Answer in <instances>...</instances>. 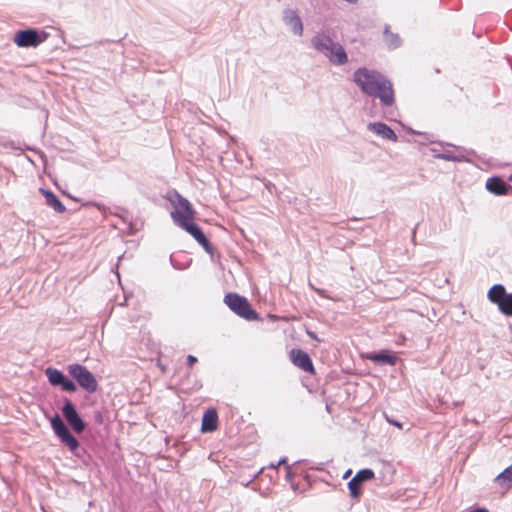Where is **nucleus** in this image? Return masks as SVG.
I'll use <instances>...</instances> for the list:
<instances>
[{
	"label": "nucleus",
	"mask_w": 512,
	"mask_h": 512,
	"mask_svg": "<svg viewBox=\"0 0 512 512\" xmlns=\"http://www.w3.org/2000/svg\"><path fill=\"white\" fill-rule=\"evenodd\" d=\"M353 81L364 94L378 98L383 106L394 104L395 94L392 82L379 71L366 67L358 68L353 73Z\"/></svg>",
	"instance_id": "f257e3e1"
},
{
	"label": "nucleus",
	"mask_w": 512,
	"mask_h": 512,
	"mask_svg": "<svg viewBox=\"0 0 512 512\" xmlns=\"http://www.w3.org/2000/svg\"><path fill=\"white\" fill-rule=\"evenodd\" d=\"M178 202L175 204L174 210L171 212V217L174 223L188 232L203 249L212 254L214 248L209 240L206 238L202 229L195 223L190 222L194 217V210L190 202L178 195Z\"/></svg>",
	"instance_id": "f03ea898"
},
{
	"label": "nucleus",
	"mask_w": 512,
	"mask_h": 512,
	"mask_svg": "<svg viewBox=\"0 0 512 512\" xmlns=\"http://www.w3.org/2000/svg\"><path fill=\"white\" fill-rule=\"evenodd\" d=\"M311 45L335 66H342L348 62V55L344 47L323 32L317 33L311 38Z\"/></svg>",
	"instance_id": "7ed1b4c3"
},
{
	"label": "nucleus",
	"mask_w": 512,
	"mask_h": 512,
	"mask_svg": "<svg viewBox=\"0 0 512 512\" xmlns=\"http://www.w3.org/2000/svg\"><path fill=\"white\" fill-rule=\"evenodd\" d=\"M51 427L59 440L66 445L71 453L76 457H81V452L85 453L84 449L80 448V443L77 438L70 432L66 424L63 422L59 414H55L51 420Z\"/></svg>",
	"instance_id": "20e7f679"
},
{
	"label": "nucleus",
	"mask_w": 512,
	"mask_h": 512,
	"mask_svg": "<svg viewBox=\"0 0 512 512\" xmlns=\"http://www.w3.org/2000/svg\"><path fill=\"white\" fill-rule=\"evenodd\" d=\"M49 37V33L37 28H26L15 32L13 41L20 48H36Z\"/></svg>",
	"instance_id": "39448f33"
},
{
	"label": "nucleus",
	"mask_w": 512,
	"mask_h": 512,
	"mask_svg": "<svg viewBox=\"0 0 512 512\" xmlns=\"http://www.w3.org/2000/svg\"><path fill=\"white\" fill-rule=\"evenodd\" d=\"M69 374L78 385L88 393H94L98 389V382L92 372L84 365L73 363L67 366Z\"/></svg>",
	"instance_id": "423d86ee"
},
{
	"label": "nucleus",
	"mask_w": 512,
	"mask_h": 512,
	"mask_svg": "<svg viewBox=\"0 0 512 512\" xmlns=\"http://www.w3.org/2000/svg\"><path fill=\"white\" fill-rule=\"evenodd\" d=\"M224 303L238 316L245 320H257L258 314L252 309L248 300L236 293H228L224 297Z\"/></svg>",
	"instance_id": "0eeeda50"
},
{
	"label": "nucleus",
	"mask_w": 512,
	"mask_h": 512,
	"mask_svg": "<svg viewBox=\"0 0 512 512\" xmlns=\"http://www.w3.org/2000/svg\"><path fill=\"white\" fill-rule=\"evenodd\" d=\"M487 296L492 303L498 306L502 314L512 316V293H507L502 284L493 285Z\"/></svg>",
	"instance_id": "6e6552de"
},
{
	"label": "nucleus",
	"mask_w": 512,
	"mask_h": 512,
	"mask_svg": "<svg viewBox=\"0 0 512 512\" xmlns=\"http://www.w3.org/2000/svg\"><path fill=\"white\" fill-rule=\"evenodd\" d=\"M45 375L52 386L60 387L65 392H75L77 390L76 384L56 368L47 367Z\"/></svg>",
	"instance_id": "1a4fd4ad"
},
{
	"label": "nucleus",
	"mask_w": 512,
	"mask_h": 512,
	"mask_svg": "<svg viewBox=\"0 0 512 512\" xmlns=\"http://www.w3.org/2000/svg\"><path fill=\"white\" fill-rule=\"evenodd\" d=\"M62 414L74 432L79 434L85 430L86 424L84 420L77 412L75 405L69 399L64 400Z\"/></svg>",
	"instance_id": "9d476101"
},
{
	"label": "nucleus",
	"mask_w": 512,
	"mask_h": 512,
	"mask_svg": "<svg viewBox=\"0 0 512 512\" xmlns=\"http://www.w3.org/2000/svg\"><path fill=\"white\" fill-rule=\"evenodd\" d=\"M282 20L294 35H303V22L296 10L291 8L284 9L282 12Z\"/></svg>",
	"instance_id": "9b49d317"
},
{
	"label": "nucleus",
	"mask_w": 512,
	"mask_h": 512,
	"mask_svg": "<svg viewBox=\"0 0 512 512\" xmlns=\"http://www.w3.org/2000/svg\"><path fill=\"white\" fill-rule=\"evenodd\" d=\"M292 363L308 373H314V366L308 353L301 349H292L290 352Z\"/></svg>",
	"instance_id": "f8f14e48"
},
{
	"label": "nucleus",
	"mask_w": 512,
	"mask_h": 512,
	"mask_svg": "<svg viewBox=\"0 0 512 512\" xmlns=\"http://www.w3.org/2000/svg\"><path fill=\"white\" fill-rule=\"evenodd\" d=\"M485 186L490 193L497 196L508 195L512 192V186L498 176L488 178Z\"/></svg>",
	"instance_id": "ddd939ff"
},
{
	"label": "nucleus",
	"mask_w": 512,
	"mask_h": 512,
	"mask_svg": "<svg viewBox=\"0 0 512 512\" xmlns=\"http://www.w3.org/2000/svg\"><path fill=\"white\" fill-rule=\"evenodd\" d=\"M218 414L215 409H208L205 411L202 418L201 431L204 433L213 432L217 429Z\"/></svg>",
	"instance_id": "4468645a"
},
{
	"label": "nucleus",
	"mask_w": 512,
	"mask_h": 512,
	"mask_svg": "<svg viewBox=\"0 0 512 512\" xmlns=\"http://www.w3.org/2000/svg\"><path fill=\"white\" fill-rule=\"evenodd\" d=\"M367 359L374 363L387 364L391 366L395 365L397 362V356L386 350H382L378 353H370L367 355Z\"/></svg>",
	"instance_id": "2eb2a0df"
},
{
	"label": "nucleus",
	"mask_w": 512,
	"mask_h": 512,
	"mask_svg": "<svg viewBox=\"0 0 512 512\" xmlns=\"http://www.w3.org/2000/svg\"><path fill=\"white\" fill-rule=\"evenodd\" d=\"M41 191L48 206L52 207L58 213H63L66 211L65 205L52 191L46 189H41Z\"/></svg>",
	"instance_id": "dca6fc26"
},
{
	"label": "nucleus",
	"mask_w": 512,
	"mask_h": 512,
	"mask_svg": "<svg viewBox=\"0 0 512 512\" xmlns=\"http://www.w3.org/2000/svg\"><path fill=\"white\" fill-rule=\"evenodd\" d=\"M494 481L499 484L503 489L508 490L512 488V464L499 473Z\"/></svg>",
	"instance_id": "f3484780"
},
{
	"label": "nucleus",
	"mask_w": 512,
	"mask_h": 512,
	"mask_svg": "<svg viewBox=\"0 0 512 512\" xmlns=\"http://www.w3.org/2000/svg\"><path fill=\"white\" fill-rule=\"evenodd\" d=\"M431 152H433V156L437 159H443L446 161H452V162H461L465 159L463 155H457L453 152L446 150L443 152H438L435 148L431 149Z\"/></svg>",
	"instance_id": "a211bd4d"
},
{
	"label": "nucleus",
	"mask_w": 512,
	"mask_h": 512,
	"mask_svg": "<svg viewBox=\"0 0 512 512\" xmlns=\"http://www.w3.org/2000/svg\"><path fill=\"white\" fill-rule=\"evenodd\" d=\"M362 485L363 483L357 480L355 477H353L348 482L349 495L353 500L359 501L362 494Z\"/></svg>",
	"instance_id": "6ab92c4d"
},
{
	"label": "nucleus",
	"mask_w": 512,
	"mask_h": 512,
	"mask_svg": "<svg viewBox=\"0 0 512 512\" xmlns=\"http://www.w3.org/2000/svg\"><path fill=\"white\" fill-rule=\"evenodd\" d=\"M384 38L390 49H395L400 46L401 40L398 34L389 31V27L386 26L384 30Z\"/></svg>",
	"instance_id": "aec40b11"
},
{
	"label": "nucleus",
	"mask_w": 512,
	"mask_h": 512,
	"mask_svg": "<svg viewBox=\"0 0 512 512\" xmlns=\"http://www.w3.org/2000/svg\"><path fill=\"white\" fill-rule=\"evenodd\" d=\"M354 477L363 483L372 480L374 478V472L369 468H364L358 471Z\"/></svg>",
	"instance_id": "412c9836"
},
{
	"label": "nucleus",
	"mask_w": 512,
	"mask_h": 512,
	"mask_svg": "<svg viewBox=\"0 0 512 512\" xmlns=\"http://www.w3.org/2000/svg\"><path fill=\"white\" fill-rule=\"evenodd\" d=\"M378 137H381L382 139H387L390 141H396L397 135L395 133V130H372Z\"/></svg>",
	"instance_id": "4be33fe9"
},
{
	"label": "nucleus",
	"mask_w": 512,
	"mask_h": 512,
	"mask_svg": "<svg viewBox=\"0 0 512 512\" xmlns=\"http://www.w3.org/2000/svg\"><path fill=\"white\" fill-rule=\"evenodd\" d=\"M92 418L94 423L97 425H102L104 423V416L100 410L93 411Z\"/></svg>",
	"instance_id": "5701e85b"
},
{
	"label": "nucleus",
	"mask_w": 512,
	"mask_h": 512,
	"mask_svg": "<svg viewBox=\"0 0 512 512\" xmlns=\"http://www.w3.org/2000/svg\"><path fill=\"white\" fill-rule=\"evenodd\" d=\"M366 128H390V127L383 122H370V123H368Z\"/></svg>",
	"instance_id": "b1692460"
},
{
	"label": "nucleus",
	"mask_w": 512,
	"mask_h": 512,
	"mask_svg": "<svg viewBox=\"0 0 512 512\" xmlns=\"http://www.w3.org/2000/svg\"><path fill=\"white\" fill-rule=\"evenodd\" d=\"M285 470H286V475H285V478L287 481H292L293 477H294V473L291 471V466L290 465H286L285 466Z\"/></svg>",
	"instance_id": "393cba45"
},
{
	"label": "nucleus",
	"mask_w": 512,
	"mask_h": 512,
	"mask_svg": "<svg viewBox=\"0 0 512 512\" xmlns=\"http://www.w3.org/2000/svg\"><path fill=\"white\" fill-rule=\"evenodd\" d=\"M386 420H387L390 424H392V425L396 426V427H397V428H399V429H402V428H403V423H401V422H399V421H397V420H392V419L388 418L387 416H386Z\"/></svg>",
	"instance_id": "a878e982"
},
{
	"label": "nucleus",
	"mask_w": 512,
	"mask_h": 512,
	"mask_svg": "<svg viewBox=\"0 0 512 512\" xmlns=\"http://www.w3.org/2000/svg\"><path fill=\"white\" fill-rule=\"evenodd\" d=\"M197 362V358L194 355L187 356V364L188 366H193Z\"/></svg>",
	"instance_id": "bb28decb"
},
{
	"label": "nucleus",
	"mask_w": 512,
	"mask_h": 512,
	"mask_svg": "<svg viewBox=\"0 0 512 512\" xmlns=\"http://www.w3.org/2000/svg\"><path fill=\"white\" fill-rule=\"evenodd\" d=\"M310 286L318 293V295H320L321 297H327L326 294H325V290L323 289H319V288H314L311 284Z\"/></svg>",
	"instance_id": "cd10ccee"
},
{
	"label": "nucleus",
	"mask_w": 512,
	"mask_h": 512,
	"mask_svg": "<svg viewBox=\"0 0 512 512\" xmlns=\"http://www.w3.org/2000/svg\"><path fill=\"white\" fill-rule=\"evenodd\" d=\"M286 463H287V458L286 457H282L279 459V461L276 463V466H280V465H285L286 466Z\"/></svg>",
	"instance_id": "c85d7f7f"
},
{
	"label": "nucleus",
	"mask_w": 512,
	"mask_h": 512,
	"mask_svg": "<svg viewBox=\"0 0 512 512\" xmlns=\"http://www.w3.org/2000/svg\"><path fill=\"white\" fill-rule=\"evenodd\" d=\"M471 512H489L486 508H477L475 510H472Z\"/></svg>",
	"instance_id": "c756f323"
},
{
	"label": "nucleus",
	"mask_w": 512,
	"mask_h": 512,
	"mask_svg": "<svg viewBox=\"0 0 512 512\" xmlns=\"http://www.w3.org/2000/svg\"><path fill=\"white\" fill-rule=\"evenodd\" d=\"M308 335L312 338V339H315V340H318L319 339L317 338L316 334L314 332H308Z\"/></svg>",
	"instance_id": "7c9ffc66"
},
{
	"label": "nucleus",
	"mask_w": 512,
	"mask_h": 512,
	"mask_svg": "<svg viewBox=\"0 0 512 512\" xmlns=\"http://www.w3.org/2000/svg\"><path fill=\"white\" fill-rule=\"evenodd\" d=\"M351 473V470H347L345 474L343 475V478H347Z\"/></svg>",
	"instance_id": "2f4dec72"
},
{
	"label": "nucleus",
	"mask_w": 512,
	"mask_h": 512,
	"mask_svg": "<svg viewBox=\"0 0 512 512\" xmlns=\"http://www.w3.org/2000/svg\"><path fill=\"white\" fill-rule=\"evenodd\" d=\"M272 185H273V184H272L271 182H269V181L265 184V186H266V188H267V189H269V188H270V186H272Z\"/></svg>",
	"instance_id": "473e14b6"
},
{
	"label": "nucleus",
	"mask_w": 512,
	"mask_h": 512,
	"mask_svg": "<svg viewBox=\"0 0 512 512\" xmlns=\"http://www.w3.org/2000/svg\"><path fill=\"white\" fill-rule=\"evenodd\" d=\"M278 467H279V466H276V464H273V463H271V464H270V468L276 469V468H278Z\"/></svg>",
	"instance_id": "72a5a7b5"
},
{
	"label": "nucleus",
	"mask_w": 512,
	"mask_h": 512,
	"mask_svg": "<svg viewBox=\"0 0 512 512\" xmlns=\"http://www.w3.org/2000/svg\"><path fill=\"white\" fill-rule=\"evenodd\" d=\"M410 131H411V132H413L414 134H419V135L421 134L420 132H418V131H417V130H415V129H412V130H410Z\"/></svg>",
	"instance_id": "f704fd0d"
},
{
	"label": "nucleus",
	"mask_w": 512,
	"mask_h": 512,
	"mask_svg": "<svg viewBox=\"0 0 512 512\" xmlns=\"http://www.w3.org/2000/svg\"><path fill=\"white\" fill-rule=\"evenodd\" d=\"M253 479H249V481H247L246 483V486H249L250 482H252Z\"/></svg>",
	"instance_id": "c9c22d12"
},
{
	"label": "nucleus",
	"mask_w": 512,
	"mask_h": 512,
	"mask_svg": "<svg viewBox=\"0 0 512 512\" xmlns=\"http://www.w3.org/2000/svg\"><path fill=\"white\" fill-rule=\"evenodd\" d=\"M253 479H249V481H247L246 483V486H249L250 482H252Z\"/></svg>",
	"instance_id": "e433bc0d"
},
{
	"label": "nucleus",
	"mask_w": 512,
	"mask_h": 512,
	"mask_svg": "<svg viewBox=\"0 0 512 512\" xmlns=\"http://www.w3.org/2000/svg\"><path fill=\"white\" fill-rule=\"evenodd\" d=\"M253 479H249V481H247L246 483V486H249L250 482H252Z\"/></svg>",
	"instance_id": "4c0bfd02"
},
{
	"label": "nucleus",
	"mask_w": 512,
	"mask_h": 512,
	"mask_svg": "<svg viewBox=\"0 0 512 512\" xmlns=\"http://www.w3.org/2000/svg\"><path fill=\"white\" fill-rule=\"evenodd\" d=\"M401 128L406 129V128H409V127L401 124Z\"/></svg>",
	"instance_id": "58836bf2"
},
{
	"label": "nucleus",
	"mask_w": 512,
	"mask_h": 512,
	"mask_svg": "<svg viewBox=\"0 0 512 512\" xmlns=\"http://www.w3.org/2000/svg\"><path fill=\"white\" fill-rule=\"evenodd\" d=\"M171 262H172V264H173V267L178 268V267L176 266V264H174V262H173V259H172V258H171Z\"/></svg>",
	"instance_id": "ea45409f"
},
{
	"label": "nucleus",
	"mask_w": 512,
	"mask_h": 512,
	"mask_svg": "<svg viewBox=\"0 0 512 512\" xmlns=\"http://www.w3.org/2000/svg\"><path fill=\"white\" fill-rule=\"evenodd\" d=\"M509 180L512 181V173L509 176Z\"/></svg>",
	"instance_id": "a19ab883"
}]
</instances>
